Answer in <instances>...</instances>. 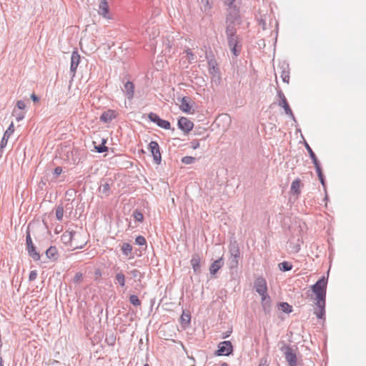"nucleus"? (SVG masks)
I'll list each match as a JSON object with an SVG mask.
<instances>
[{"mask_svg": "<svg viewBox=\"0 0 366 366\" xmlns=\"http://www.w3.org/2000/svg\"><path fill=\"white\" fill-rule=\"evenodd\" d=\"M327 278L322 276L313 285L311 286V291L315 295H312L307 292V295L311 296L314 300L316 307L314 314L320 320H325V305H326V292H327Z\"/></svg>", "mask_w": 366, "mask_h": 366, "instance_id": "1", "label": "nucleus"}, {"mask_svg": "<svg viewBox=\"0 0 366 366\" xmlns=\"http://www.w3.org/2000/svg\"><path fill=\"white\" fill-rule=\"evenodd\" d=\"M81 237V234L75 231H66L61 235V239L65 244H68L72 248V250H74L76 249H82L87 243L84 239L82 241L81 244L76 243V239Z\"/></svg>", "mask_w": 366, "mask_h": 366, "instance_id": "2", "label": "nucleus"}, {"mask_svg": "<svg viewBox=\"0 0 366 366\" xmlns=\"http://www.w3.org/2000/svg\"><path fill=\"white\" fill-rule=\"evenodd\" d=\"M280 350L284 352L285 360L288 362L289 366L297 365V355L290 345L284 344Z\"/></svg>", "mask_w": 366, "mask_h": 366, "instance_id": "3", "label": "nucleus"}, {"mask_svg": "<svg viewBox=\"0 0 366 366\" xmlns=\"http://www.w3.org/2000/svg\"><path fill=\"white\" fill-rule=\"evenodd\" d=\"M228 46L234 56H238L241 52L242 44L237 34L227 36Z\"/></svg>", "mask_w": 366, "mask_h": 366, "instance_id": "4", "label": "nucleus"}, {"mask_svg": "<svg viewBox=\"0 0 366 366\" xmlns=\"http://www.w3.org/2000/svg\"><path fill=\"white\" fill-rule=\"evenodd\" d=\"M26 247L28 251V254L29 257H31L34 261H37L40 259V254L36 251V248L34 244L32 242L29 229H28L26 231Z\"/></svg>", "mask_w": 366, "mask_h": 366, "instance_id": "5", "label": "nucleus"}, {"mask_svg": "<svg viewBox=\"0 0 366 366\" xmlns=\"http://www.w3.org/2000/svg\"><path fill=\"white\" fill-rule=\"evenodd\" d=\"M217 347L218 349L214 352L216 356H229L234 351L233 345L229 340L219 342Z\"/></svg>", "mask_w": 366, "mask_h": 366, "instance_id": "6", "label": "nucleus"}, {"mask_svg": "<svg viewBox=\"0 0 366 366\" xmlns=\"http://www.w3.org/2000/svg\"><path fill=\"white\" fill-rule=\"evenodd\" d=\"M277 96L280 99L278 105L284 109L285 112L287 115H288L294 121H295V115H294V114L287 102V100L282 90L277 91Z\"/></svg>", "mask_w": 366, "mask_h": 366, "instance_id": "7", "label": "nucleus"}, {"mask_svg": "<svg viewBox=\"0 0 366 366\" xmlns=\"http://www.w3.org/2000/svg\"><path fill=\"white\" fill-rule=\"evenodd\" d=\"M232 22V24H241V17L239 15V9L237 6L229 8L228 14H227L225 23Z\"/></svg>", "mask_w": 366, "mask_h": 366, "instance_id": "8", "label": "nucleus"}, {"mask_svg": "<svg viewBox=\"0 0 366 366\" xmlns=\"http://www.w3.org/2000/svg\"><path fill=\"white\" fill-rule=\"evenodd\" d=\"M148 149L152 154L154 162L160 164L162 162V154L159 150V145L156 141H152L149 144Z\"/></svg>", "mask_w": 366, "mask_h": 366, "instance_id": "9", "label": "nucleus"}, {"mask_svg": "<svg viewBox=\"0 0 366 366\" xmlns=\"http://www.w3.org/2000/svg\"><path fill=\"white\" fill-rule=\"evenodd\" d=\"M254 288L256 292L261 296L267 295V286L265 279L262 277H259L254 282Z\"/></svg>", "mask_w": 366, "mask_h": 366, "instance_id": "10", "label": "nucleus"}, {"mask_svg": "<svg viewBox=\"0 0 366 366\" xmlns=\"http://www.w3.org/2000/svg\"><path fill=\"white\" fill-rule=\"evenodd\" d=\"M149 119L157 124V125L161 128H163L164 129H170V122L167 120H164L161 119L157 114L150 112L148 114Z\"/></svg>", "mask_w": 366, "mask_h": 366, "instance_id": "11", "label": "nucleus"}, {"mask_svg": "<svg viewBox=\"0 0 366 366\" xmlns=\"http://www.w3.org/2000/svg\"><path fill=\"white\" fill-rule=\"evenodd\" d=\"M81 56L77 50L72 52L71 56L70 72L72 74V78L75 76L77 67L80 63Z\"/></svg>", "mask_w": 366, "mask_h": 366, "instance_id": "12", "label": "nucleus"}, {"mask_svg": "<svg viewBox=\"0 0 366 366\" xmlns=\"http://www.w3.org/2000/svg\"><path fill=\"white\" fill-rule=\"evenodd\" d=\"M177 125L179 129L184 133H188L190 132L194 127L193 122L187 117H184L179 119Z\"/></svg>", "mask_w": 366, "mask_h": 366, "instance_id": "13", "label": "nucleus"}, {"mask_svg": "<svg viewBox=\"0 0 366 366\" xmlns=\"http://www.w3.org/2000/svg\"><path fill=\"white\" fill-rule=\"evenodd\" d=\"M201 257L200 255L197 253H195L192 255V257L190 260L191 265L192 269L196 274H199L201 272Z\"/></svg>", "mask_w": 366, "mask_h": 366, "instance_id": "14", "label": "nucleus"}, {"mask_svg": "<svg viewBox=\"0 0 366 366\" xmlns=\"http://www.w3.org/2000/svg\"><path fill=\"white\" fill-rule=\"evenodd\" d=\"M117 117L116 112L112 109H108L104 112L100 116L99 119L101 122L104 123H109Z\"/></svg>", "mask_w": 366, "mask_h": 366, "instance_id": "15", "label": "nucleus"}, {"mask_svg": "<svg viewBox=\"0 0 366 366\" xmlns=\"http://www.w3.org/2000/svg\"><path fill=\"white\" fill-rule=\"evenodd\" d=\"M14 127L13 122L11 123L9 128L6 130V132L4 134V136L1 140L0 142V148L3 149L6 147L8 139L10 137V136L14 133Z\"/></svg>", "mask_w": 366, "mask_h": 366, "instance_id": "16", "label": "nucleus"}, {"mask_svg": "<svg viewBox=\"0 0 366 366\" xmlns=\"http://www.w3.org/2000/svg\"><path fill=\"white\" fill-rule=\"evenodd\" d=\"M223 257H219L218 259L213 262L209 267V272L212 275H214L218 270L224 265Z\"/></svg>", "mask_w": 366, "mask_h": 366, "instance_id": "17", "label": "nucleus"}, {"mask_svg": "<svg viewBox=\"0 0 366 366\" xmlns=\"http://www.w3.org/2000/svg\"><path fill=\"white\" fill-rule=\"evenodd\" d=\"M262 307L265 315H269L272 310L271 298L267 295L262 297Z\"/></svg>", "mask_w": 366, "mask_h": 366, "instance_id": "18", "label": "nucleus"}, {"mask_svg": "<svg viewBox=\"0 0 366 366\" xmlns=\"http://www.w3.org/2000/svg\"><path fill=\"white\" fill-rule=\"evenodd\" d=\"M281 69V78L285 83H289L290 81V67L289 64L283 63L280 66Z\"/></svg>", "mask_w": 366, "mask_h": 366, "instance_id": "19", "label": "nucleus"}, {"mask_svg": "<svg viewBox=\"0 0 366 366\" xmlns=\"http://www.w3.org/2000/svg\"><path fill=\"white\" fill-rule=\"evenodd\" d=\"M191 99L189 97H184L181 99L180 109L186 113H189L191 111Z\"/></svg>", "mask_w": 366, "mask_h": 366, "instance_id": "20", "label": "nucleus"}, {"mask_svg": "<svg viewBox=\"0 0 366 366\" xmlns=\"http://www.w3.org/2000/svg\"><path fill=\"white\" fill-rule=\"evenodd\" d=\"M230 256L240 257V251L238 243L236 241L231 242L229 246Z\"/></svg>", "mask_w": 366, "mask_h": 366, "instance_id": "21", "label": "nucleus"}, {"mask_svg": "<svg viewBox=\"0 0 366 366\" xmlns=\"http://www.w3.org/2000/svg\"><path fill=\"white\" fill-rule=\"evenodd\" d=\"M302 184L300 179H295L291 184L290 192L292 194L299 195L300 194V187Z\"/></svg>", "mask_w": 366, "mask_h": 366, "instance_id": "22", "label": "nucleus"}, {"mask_svg": "<svg viewBox=\"0 0 366 366\" xmlns=\"http://www.w3.org/2000/svg\"><path fill=\"white\" fill-rule=\"evenodd\" d=\"M46 255L49 259H52L54 261L56 260L59 257V254L56 247H49L46 251Z\"/></svg>", "mask_w": 366, "mask_h": 366, "instance_id": "23", "label": "nucleus"}, {"mask_svg": "<svg viewBox=\"0 0 366 366\" xmlns=\"http://www.w3.org/2000/svg\"><path fill=\"white\" fill-rule=\"evenodd\" d=\"M134 84L129 81L124 84V92L129 99H132L134 96Z\"/></svg>", "mask_w": 366, "mask_h": 366, "instance_id": "24", "label": "nucleus"}, {"mask_svg": "<svg viewBox=\"0 0 366 366\" xmlns=\"http://www.w3.org/2000/svg\"><path fill=\"white\" fill-rule=\"evenodd\" d=\"M109 9L107 0H102L99 4V14L104 17H107V15L109 14Z\"/></svg>", "mask_w": 366, "mask_h": 366, "instance_id": "25", "label": "nucleus"}, {"mask_svg": "<svg viewBox=\"0 0 366 366\" xmlns=\"http://www.w3.org/2000/svg\"><path fill=\"white\" fill-rule=\"evenodd\" d=\"M226 24V36H232L237 34V29L236 26H239V24H232V22L225 23Z\"/></svg>", "mask_w": 366, "mask_h": 366, "instance_id": "26", "label": "nucleus"}, {"mask_svg": "<svg viewBox=\"0 0 366 366\" xmlns=\"http://www.w3.org/2000/svg\"><path fill=\"white\" fill-rule=\"evenodd\" d=\"M99 190L100 192H102L103 194H104L105 197H108L110 194L109 184L104 179L102 180Z\"/></svg>", "mask_w": 366, "mask_h": 366, "instance_id": "27", "label": "nucleus"}, {"mask_svg": "<svg viewBox=\"0 0 366 366\" xmlns=\"http://www.w3.org/2000/svg\"><path fill=\"white\" fill-rule=\"evenodd\" d=\"M125 275L122 272H119L115 275V283L119 284L122 287L125 286L126 280Z\"/></svg>", "mask_w": 366, "mask_h": 366, "instance_id": "28", "label": "nucleus"}, {"mask_svg": "<svg viewBox=\"0 0 366 366\" xmlns=\"http://www.w3.org/2000/svg\"><path fill=\"white\" fill-rule=\"evenodd\" d=\"M209 64V74L214 76L216 74L219 72V69L217 66L216 61L213 59L208 60Z\"/></svg>", "mask_w": 366, "mask_h": 366, "instance_id": "29", "label": "nucleus"}, {"mask_svg": "<svg viewBox=\"0 0 366 366\" xmlns=\"http://www.w3.org/2000/svg\"><path fill=\"white\" fill-rule=\"evenodd\" d=\"M121 249H122V254L128 257L129 254H132L133 248H132V246L129 243L124 242L122 244Z\"/></svg>", "mask_w": 366, "mask_h": 366, "instance_id": "30", "label": "nucleus"}, {"mask_svg": "<svg viewBox=\"0 0 366 366\" xmlns=\"http://www.w3.org/2000/svg\"><path fill=\"white\" fill-rule=\"evenodd\" d=\"M278 308L285 313H290L292 312V307L287 302H280L278 304Z\"/></svg>", "mask_w": 366, "mask_h": 366, "instance_id": "31", "label": "nucleus"}, {"mask_svg": "<svg viewBox=\"0 0 366 366\" xmlns=\"http://www.w3.org/2000/svg\"><path fill=\"white\" fill-rule=\"evenodd\" d=\"M239 258L240 257H239L230 256L228 262H229V267L231 269L237 268L238 264H239Z\"/></svg>", "mask_w": 366, "mask_h": 366, "instance_id": "32", "label": "nucleus"}, {"mask_svg": "<svg viewBox=\"0 0 366 366\" xmlns=\"http://www.w3.org/2000/svg\"><path fill=\"white\" fill-rule=\"evenodd\" d=\"M280 269L282 272H287L292 269V264L288 262L284 261L278 264Z\"/></svg>", "mask_w": 366, "mask_h": 366, "instance_id": "33", "label": "nucleus"}, {"mask_svg": "<svg viewBox=\"0 0 366 366\" xmlns=\"http://www.w3.org/2000/svg\"><path fill=\"white\" fill-rule=\"evenodd\" d=\"M202 4V9L204 11L209 10L212 6V0H200Z\"/></svg>", "mask_w": 366, "mask_h": 366, "instance_id": "34", "label": "nucleus"}, {"mask_svg": "<svg viewBox=\"0 0 366 366\" xmlns=\"http://www.w3.org/2000/svg\"><path fill=\"white\" fill-rule=\"evenodd\" d=\"M191 320V315L189 313L183 312L181 315L182 325L186 326L189 324Z\"/></svg>", "mask_w": 366, "mask_h": 366, "instance_id": "35", "label": "nucleus"}, {"mask_svg": "<svg viewBox=\"0 0 366 366\" xmlns=\"http://www.w3.org/2000/svg\"><path fill=\"white\" fill-rule=\"evenodd\" d=\"M106 142H107V140L103 139L102 144L95 147L96 151L99 153H103L104 152H107L108 147L105 146Z\"/></svg>", "mask_w": 366, "mask_h": 366, "instance_id": "36", "label": "nucleus"}, {"mask_svg": "<svg viewBox=\"0 0 366 366\" xmlns=\"http://www.w3.org/2000/svg\"><path fill=\"white\" fill-rule=\"evenodd\" d=\"M64 216V207L62 205H59L56 208V217L59 221H61Z\"/></svg>", "mask_w": 366, "mask_h": 366, "instance_id": "37", "label": "nucleus"}, {"mask_svg": "<svg viewBox=\"0 0 366 366\" xmlns=\"http://www.w3.org/2000/svg\"><path fill=\"white\" fill-rule=\"evenodd\" d=\"M129 302L132 305L134 306H140L141 305V301L139 300V297L135 295H131L129 296Z\"/></svg>", "mask_w": 366, "mask_h": 366, "instance_id": "38", "label": "nucleus"}, {"mask_svg": "<svg viewBox=\"0 0 366 366\" xmlns=\"http://www.w3.org/2000/svg\"><path fill=\"white\" fill-rule=\"evenodd\" d=\"M132 216L134 217V219L137 222H142L144 220L143 214L138 209H135L133 212Z\"/></svg>", "mask_w": 366, "mask_h": 366, "instance_id": "39", "label": "nucleus"}, {"mask_svg": "<svg viewBox=\"0 0 366 366\" xmlns=\"http://www.w3.org/2000/svg\"><path fill=\"white\" fill-rule=\"evenodd\" d=\"M196 159L193 157L185 156L182 158V162L184 164H192L194 163Z\"/></svg>", "mask_w": 366, "mask_h": 366, "instance_id": "40", "label": "nucleus"}, {"mask_svg": "<svg viewBox=\"0 0 366 366\" xmlns=\"http://www.w3.org/2000/svg\"><path fill=\"white\" fill-rule=\"evenodd\" d=\"M135 243L139 246H147V241L146 239L141 235H139L135 239Z\"/></svg>", "mask_w": 366, "mask_h": 366, "instance_id": "41", "label": "nucleus"}, {"mask_svg": "<svg viewBox=\"0 0 366 366\" xmlns=\"http://www.w3.org/2000/svg\"><path fill=\"white\" fill-rule=\"evenodd\" d=\"M184 53L187 54V59L189 63H192L195 59V56L192 53L190 49H187L184 51Z\"/></svg>", "mask_w": 366, "mask_h": 366, "instance_id": "42", "label": "nucleus"}, {"mask_svg": "<svg viewBox=\"0 0 366 366\" xmlns=\"http://www.w3.org/2000/svg\"><path fill=\"white\" fill-rule=\"evenodd\" d=\"M83 280V274L81 272H77L73 278V282L79 284Z\"/></svg>", "mask_w": 366, "mask_h": 366, "instance_id": "43", "label": "nucleus"}, {"mask_svg": "<svg viewBox=\"0 0 366 366\" xmlns=\"http://www.w3.org/2000/svg\"><path fill=\"white\" fill-rule=\"evenodd\" d=\"M130 274H132V276L134 278H136V277H137L139 276V281L141 280V278H142L143 276H144V274H141V272L138 269H134L131 270L130 271Z\"/></svg>", "mask_w": 366, "mask_h": 366, "instance_id": "44", "label": "nucleus"}, {"mask_svg": "<svg viewBox=\"0 0 366 366\" xmlns=\"http://www.w3.org/2000/svg\"><path fill=\"white\" fill-rule=\"evenodd\" d=\"M305 147L309 153L310 158H313L314 157L316 156V154H315V152H313L312 148L310 147V145L307 142H305Z\"/></svg>", "mask_w": 366, "mask_h": 366, "instance_id": "45", "label": "nucleus"}, {"mask_svg": "<svg viewBox=\"0 0 366 366\" xmlns=\"http://www.w3.org/2000/svg\"><path fill=\"white\" fill-rule=\"evenodd\" d=\"M62 172V168L61 167H56L54 170V178H57Z\"/></svg>", "mask_w": 366, "mask_h": 366, "instance_id": "46", "label": "nucleus"}, {"mask_svg": "<svg viewBox=\"0 0 366 366\" xmlns=\"http://www.w3.org/2000/svg\"><path fill=\"white\" fill-rule=\"evenodd\" d=\"M36 277H37L36 271V270H32L29 273V281H34V280H36Z\"/></svg>", "mask_w": 366, "mask_h": 366, "instance_id": "47", "label": "nucleus"}, {"mask_svg": "<svg viewBox=\"0 0 366 366\" xmlns=\"http://www.w3.org/2000/svg\"><path fill=\"white\" fill-rule=\"evenodd\" d=\"M16 107H18V109H21V110H22V109H25V107H26V104H25V103H24V101H22V100H19V101H17V102H16Z\"/></svg>", "mask_w": 366, "mask_h": 366, "instance_id": "48", "label": "nucleus"}, {"mask_svg": "<svg viewBox=\"0 0 366 366\" xmlns=\"http://www.w3.org/2000/svg\"><path fill=\"white\" fill-rule=\"evenodd\" d=\"M318 179L321 183V184L323 186L324 189L326 190V184H325V178L324 174L321 176H318Z\"/></svg>", "mask_w": 366, "mask_h": 366, "instance_id": "49", "label": "nucleus"}, {"mask_svg": "<svg viewBox=\"0 0 366 366\" xmlns=\"http://www.w3.org/2000/svg\"><path fill=\"white\" fill-rule=\"evenodd\" d=\"M199 147V143L198 140H193L192 142H191V147L193 149H196Z\"/></svg>", "mask_w": 366, "mask_h": 366, "instance_id": "50", "label": "nucleus"}, {"mask_svg": "<svg viewBox=\"0 0 366 366\" xmlns=\"http://www.w3.org/2000/svg\"><path fill=\"white\" fill-rule=\"evenodd\" d=\"M236 0H224V4L229 6V8L234 7L233 3Z\"/></svg>", "mask_w": 366, "mask_h": 366, "instance_id": "51", "label": "nucleus"}, {"mask_svg": "<svg viewBox=\"0 0 366 366\" xmlns=\"http://www.w3.org/2000/svg\"><path fill=\"white\" fill-rule=\"evenodd\" d=\"M312 163L314 164L315 167L317 166H320V163L319 160L317 159V156L314 157L313 158H311Z\"/></svg>", "mask_w": 366, "mask_h": 366, "instance_id": "52", "label": "nucleus"}, {"mask_svg": "<svg viewBox=\"0 0 366 366\" xmlns=\"http://www.w3.org/2000/svg\"><path fill=\"white\" fill-rule=\"evenodd\" d=\"M315 169H316V172H317V176H321L323 174V172H322V168H321V166H317L315 167Z\"/></svg>", "mask_w": 366, "mask_h": 366, "instance_id": "53", "label": "nucleus"}, {"mask_svg": "<svg viewBox=\"0 0 366 366\" xmlns=\"http://www.w3.org/2000/svg\"><path fill=\"white\" fill-rule=\"evenodd\" d=\"M31 99L34 102H38L39 101V98L35 94L31 95Z\"/></svg>", "mask_w": 366, "mask_h": 366, "instance_id": "54", "label": "nucleus"}, {"mask_svg": "<svg viewBox=\"0 0 366 366\" xmlns=\"http://www.w3.org/2000/svg\"><path fill=\"white\" fill-rule=\"evenodd\" d=\"M24 114L20 113V114H19L17 115V117H16V120H17L18 122H19V121L22 120V119H24Z\"/></svg>", "mask_w": 366, "mask_h": 366, "instance_id": "55", "label": "nucleus"}, {"mask_svg": "<svg viewBox=\"0 0 366 366\" xmlns=\"http://www.w3.org/2000/svg\"><path fill=\"white\" fill-rule=\"evenodd\" d=\"M229 333H225V334H223V336H222V338H227V337H229Z\"/></svg>", "mask_w": 366, "mask_h": 366, "instance_id": "56", "label": "nucleus"}, {"mask_svg": "<svg viewBox=\"0 0 366 366\" xmlns=\"http://www.w3.org/2000/svg\"><path fill=\"white\" fill-rule=\"evenodd\" d=\"M221 366H229V365L227 362H222Z\"/></svg>", "mask_w": 366, "mask_h": 366, "instance_id": "57", "label": "nucleus"}, {"mask_svg": "<svg viewBox=\"0 0 366 366\" xmlns=\"http://www.w3.org/2000/svg\"><path fill=\"white\" fill-rule=\"evenodd\" d=\"M79 237H77V238L76 239V243H77V244H81V243H82V241H81V242H79V241H78V239H79Z\"/></svg>", "mask_w": 366, "mask_h": 366, "instance_id": "58", "label": "nucleus"}, {"mask_svg": "<svg viewBox=\"0 0 366 366\" xmlns=\"http://www.w3.org/2000/svg\"><path fill=\"white\" fill-rule=\"evenodd\" d=\"M95 274H101V273H100V271H99V270H97V271L95 272Z\"/></svg>", "mask_w": 366, "mask_h": 366, "instance_id": "59", "label": "nucleus"}, {"mask_svg": "<svg viewBox=\"0 0 366 366\" xmlns=\"http://www.w3.org/2000/svg\"><path fill=\"white\" fill-rule=\"evenodd\" d=\"M259 366H267V365H265L264 364L261 363V364L259 365Z\"/></svg>", "mask_w": 366, "mask_h": 366, "instance_id": "60", "label": "nucleus"}, {"mask_svg": "<svg viewBox=\"0 0 366 366\" xmlns=\"http://www.w3.org/2000/svg\"><path fill=\"white\" fill-rule=\"evenodd\" d=\"M114 342V340H112V342H111V345H113Z\"/></svg>", "mask_w": 366, "mask_h": 366, "instance_id": "61", "label": "nucleus"}, {"mask_svg": "<svg viewBox=\"0 0 366 366\" xmlns=\"http://www.w3.org/2000/svg\"><path fill=\"white\" fill-rule=\"evenodd\" d=\"M144 366H149L148 364H145Z\"/></svg>", "mask_w": 366, "mask_h": 366, "instance_id": "62", "label": "nucleus"}]
</instances>
